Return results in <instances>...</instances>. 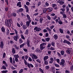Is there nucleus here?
Masks as SVG:
<instances>
[{"mask_svg": "<svg viewBox=\"0 0 73 73\" xmlns=\"http://www.w3.org/2000/svg\"><path fill=\"white\" fill-rule=\"evenodd\" d=\"M65 61L64 59H62L61 60V62L59 63V64L60 65H62V66H64L65 65Z\"/></svg>", "mask_w": 73, "mask_h": 73, "instance_id": "nucleus-1", "label": "nucleus"}, {"mask_svg": "<svg viewBox=\"0 0 73 73\" xmlns=\"http://www.w3.org/2000/svg\"><path fill=\"white\" fill-rule=\"evenodd\" d=\"M46 44V43H43L40 44V49L41 50H43L45 48V45Z\"/></svg>", "mask_w": 73, "mask_h": 73, "instance_id": "nucleus-2", "label": "nucleus"}, {"mask_svg": "<svg viewBox=\"0 0 73 73\" xmlns=\"http://www.w3.org/2000/svg\"><path fill=\"white\" fill-rule=\"evenodd\" d=\"M34 30L36 31V32H40L41 30V29L40 28L38 27H36L34 28Z\"/></svg>", "mask_w": 73, "mask_h": 73, "instance_id": "nucleus-3", "label": "nucleus"}, {"mask_svg": "<svg viewBox=\"0 0 73 73\" xmlns=\"http://www.w3.org/2000/svg\"><path fill=\"white\" fill-rule=\"evenodd\" d=\"M5 24L6 25H7V26L11 27V23H8V20L7 19H6L5 20Z\"/></svg>", "mask_w": 73, "mask_h": 73, "instance_id": "nucleus-4", "label": "nucleus"}, {"mask_svg": "<svg viewBox=\"0 0 73 73\" xmlns=\"http://www.w3.org/2000/svg\"><path fill=\"white\" fill-rule=\"evenodd\" d=\"M30 40L28 38L27 39V44L28 47L30 46Z\"/></svg>", "mask_w": 73, "mask_h": 73, "instance_id": "nucleus-5", "label": "nucleus"}, {"mask_svg": "<svg viewBox=\"0 0 73 73\" xmlns=\"http://www.w3.org/2000/svg\"><path fill=\"white\" fill-rule=\"evenodd\" d=\"M18 38H19V36L17 35H16L15 36H14V40L16 41H17Z\"/></svg>", "mask_w": 73, "mask_h": 73, "instance_id": "nucleus-6", "label": "nucleus"}, {"mask_svg": "<svg viewBox=\"0 0 73 73\" xmlns=\"http://www.w3.org/2000/svg\"><path fill=\"white\" fill-rule=\"evenodd\" d=\"M31 20H29L28 21H27L26 22V24L27 25V27H29V24L30 23H31Z\"/></svg>", "mask_w": 73, "mask_h": 73, "instance_id": "nucleus-7", "label": "nucleus"}, {"mask_svg": "<svg viewBox=\"0 0 73 73\" xmlns=\"http://www.w3.org/2000/svg\"><path fill=\"white\" fill-rule=\"evenodd\" d=\"M63 42L64 43H66V44H71V43L70 42L66 40H64L63 41Z\"/></svg>", "mask_w": 73, "mask_h": 73, "instance_id": "nucleus-8", "label": "nucleus"}, {"mask_svg": "<svg viewBox=\"0 0 73 73\" xmlns=\"http://www.w3.org/2000/svg\"><path fill=\"white\" fill-rule=\"evenodd\" d=\"M60 10L61 11H62V12L61 11L60 12V14H63V13H64V11H65V9L64 8H62L60 9Z\"/></svg>", "mask_w": 73, "mask_h": 73, "instance_id": "nucleus-9", "label": "nucleus"}, {"mask_svg": "<svg viewBox=\"0 0 73 73\" xmlns=\"http://www.w3.org/2000/svg\"><path fill=\"white\" fill-rule=\"evenodd\" d=\"M21 2H19L17 4V6H18L19 7H21Z\"/></svg>", "mask_w": 73, "mask_h": 73, "instance_id": "nucleus-10", "label": "nucleus"}, {"mask_svg": "<svg viewBox=\"0 0 73 73\" xmlns=\"http://www.w3.org/2000/svg\"><path fill=\"white\" fill-rule=\"evenodd\" d=\"M47 11H48L49 12H52V10H53V9L51 7H49L47 8Z\"/></svg>", "mask_w": 73, "mask_h": 73, "instance_id": "nucleus-11", "label": "nucleus"}, {"mask_svg": "<svg viewBox=\"0 0 73 73\" xmlns=\"http://www.w3.org/2000/svg\"><path fill=\"white\" fill-rule=\"evenodd\" d=\"M35 54L33 53H30V56L32 58H33V57L35 56Z\"/></svg>", "mask_w": 73, "mask_h": 73, "instance_id": "nucleus-12", "label": "nucleus"}, {"mask_svg": "<svg viewBox=\"0 0 73 73\" xmlns=\"http://www.w3.org/2000/svg\"><path fill=\"white\" fill-rule=\"evenodd\" d=\"M14 48L15 49L17 50H18L19 48H20V47L19 46H18L16 45H14Z\"/></svg>", "mask_w": 73, "mask_h": 73, "instance_id": "nucleus-13", "label": "nucleus"}, {"mask_svg": "<svg viewBox=\"0 0 73 73\" xmlns=\"http://www.w3.org/2000/svg\"><path fill=\"white\" fill-rule=\"evenodd\" d=\"M14 57L15 58H18L19 57V56L17 54H15L14 55Z\"/></svg>", "mask_w": 73, "mask_h": 73, "instance_id": "nucleus-14", "label": "nucleus"}, {"mask_svg": "<svg viewBox=\"0 0 73 73\" xmlns=\"http://www.w3.org/2000/svg\"><path fill=\"white\" fill-rule=\"evenodd\" d=\"M54 38L55 40H57L58 38V36L57 35H54Z\"/></svg>", "mask_w": 73, "mask_h": 73, "instance_id": "nucleus-15", "label": "nucleus"}, {"mask_svg": "<svg viewBox=\"0 0 73 73\" xmlns=\"http://www.w3.org/2000/svg\"><path fill=\"white\" fill-rule=\"evenodd\" d=\"M12 52L13 54H15V53H16V50H15V49L14 48H12Z\"/></svg>", "mask_w": 73, "mask_h": 73, "instance_id": "nucleus-16", "label": "nucleus"}, {"mask_svg": "<svg viewBox=\"0 0 73 73\" xmlns=\"http://www.w3.org/2000/svg\"><path fill=\"white\" fill-rule=\"evenodd\" d=\"M0 44L1 46V48H3V46H4V44L3 41H1L0 42Z\"/></svg>", "mask_w": 73, "mask_h": 73, "instance_id": "nucleus-17", "label": "nucleus"}, {"mask_svg": "<svg viewBox=\"0 0 73 73\" xmlns=\"http://www.w3.org/2000/svg\"><path fill=\"white\" fill-rule=\"evenodd\" d=\"M43 20V18H40L39 19V22L40 24H41L42 23V21Z\"/></svg>", "mask_w": 73, "mask_h": 73, "instance_id": "nucleus-18", "label": "nucleus"}, {"mask_svg": "<svg viewBox=\"0 0 73 73\" xmlns=\"http://www.w3.org/2000/svg\"><path fill=\"white\" fill-rule=\"evenodd\" d=\"M51 69L52 70L53 73H55V69L54 67H51Z\"/></svg>", "mask_w": 73, "mask_h": 73, "instance_id": "nucleus-19", "label": "nucleus"}, {"mask_svg": "<svg viewBox=\"0 0 73 73\" xmlns=\"http://www.w3.org/2000/svg\"><path fill=\"white\" fill-rule=\"evenodd\" d=\"M59 31L61 33H63L64 32V31L63 30V29L61 28H60L59 29Z\"/></svg>", "mask_w": 73, "mask_h": 73, "instance_id": "nucleus-20", "label": "nucleus"}, {"mask_svg": "<svg viewBox=\"0 0 73 73\" xmlns=\"http://www.w3.org/2000/svg\"><path fill=\"white\" fill-rule=\"evenodd\" d=\"M48 58V56H45L44 58V60H47Z\"/></svg>", "mask_w": 73, "mask_h": 73, "instance_id": "nucleus-21", "label": "nucleus"}, {"mask_svg": "<svg viewBox=\"0 0 73 73\" xmlns=\"http://www.w3.org/2000/svg\"><path fill=\"white\" fill-rule=\"evenodd\" d=\"M45 40L47 42H49V40H50V38H45Z\"/></svg>", "mask_w": 73, "mask_h": 73, "instance_id": "nucleus-22", "label": "nucleus"}, {"mask_svg": "<svg viewBox=\"0 0 73 73\" xmlns=\"http://www.w3.org/2000/svg\"><path fill=\"white\" fill-rule=\"evenodd\" d=\"M44 64L45 65H48V61L46 60H44Z\"/></svg>", "mask_w": 73, "mask_h": 73, "instance_id": "nucleus-23", "label": "nucleus"}, {"mask_svg": "<svg viewBox=\"0 0 73 73\" xmlns=\"http://www.w3.org/2000/svg\"><path fill=\"white\" fill-rule=\"evenodd\" d=\"M27 17L28 20H30L31 19V18L30 17V16L28 14H27L26 15Z\"/></svg>", "mask_w": 73, "mask_h": 73, "instance_id": "nucleus-24", "label": "nucleus"}, {"mask_svg": "<svg viewBox=\"0 0 73 73\" xmlns=\"http://www.w3.org/2000/svg\"><path fill=\"white\" fill-rule=\"evenodd\" d=\"M1 30L3 32H5V28L4 27H2L1 28Z\"/></svg>", "mask_w": 73, "mask_h": 73, "instance_id": "nucleus-25", "label": "nucleus"}, {"mask_svg": "<svg viewBox=\"0 0 73 73\" xmlns=\"http://www.w3.org/2000/svg\"><path fill=\"white\" fill-rule=\"evenodd\" d=\"M48 49H49V50H54L55 49V48L54 47H51V48H48Z\"/></svg>", "mask_w": 73, "mask_h": 73, "instance_id": "nucleus-26", "label": "nucleus"}, {"mask_svg": "<svg viewBox=\"0 0 73 73\" xmlns=\"http://www.w3.org/2000/svg\"><path fill=\"white\" fill-rule=\"evenodd\" d=\"M58 23L60 25H62L63 24V23H62V22L61 20L59 21H58Z\"/></svg>", "mask_w": 73, "mask_h": 73, "instance_id": "nucleus-27", "label": "nucleus"}, {"mask_svg": "<svg viewBox=\"0 0 73 73\" xmlns=\"http://www.w3.org/2000/svg\"><path fill=\"white\" fill-rule=\"evenodd\" d=\"M36 52H39V53H41V52H42V51H41L40 49H37L36 50Z\"/></svg>", "mask_w": 73, "mask_h": 73, "instance_id": "nucleus-28", "label": "nucleus"}, {"mask_svg": "<svg viewBox=\"0 0 73 73\" xmlns=\"http://www.w3.org/2000/svg\"><path fill=\"white\" fill-rule=\"evenodd\" d=\"M2 73H7L8 72L7 70H3L2 71Z\"/></svg>", "mask_w": 73, "mask_h": 73, "instance_id": "nucleus-29", "label": "nucleus"}, {"mask_svg": "<svg viewBox=\"0 0 73 73\" xmlns=\"http://www.w3.org/2000/svg\"><path fill=\"white\" fill-rule=\"evenodd\" d=\"M47 10V9H44L43 11V13H46V11Z\"/></svg>", "mask_w": 73, "mask_h": 73, "instance_id": "nucleus-30", "label": "nucleus"}, {"mask_svg": "<svg viewBox=\"0 0 73 73\" xmlns=\"http://www.w3.org/2000/svg\"><path fill=\"white\" fill-rule=\"evenodd\" d=\"M24 45H25V44L24 43H23V44H22L20 46V47L21 48H22V47H23V46H24Z\"/></svg>", "mask_w": 73, "mask_h": 73, "instance_id": "nucleus-31", "label": "nucleus"}, {"mask_svg": "<svg viewBox=\"0 0 73 73\" xmlns=\"http://www.w3.org/2000/svg\"><path fill=\"white\" fill-rule=\"evenodd\" d=\"M64 51L63 50L61 51V55H64Z\"/></svg>", "mask_w": 73, "mask_h": 73, "instance_id": "nucleus-32", "label": "nucleus"}, {"mask_svg": "<svg viewBox=\"0 0 73 73\" xmlns=\"http://www.w3.org/2000/svg\"><path fill=\"white\" fill-rule=\"evenodd\" d=\"M25 35H28V30H26L25 33Z\"/></svg>", "mask_w": 73, "mask_h": 73, "instance_id": "nucleus-33", "label": "nucleus"}, {"mask_svg": "<svg viewBox=\"0 0 73 73\" xmlns=\"http://www.w3.org/2000/svg\"><path fill=\"white\" fill-rule=\"evenodd\" d=\"M52 6L53 8H54V7H57V5L55 4H52Z\"/></svg>", "mask_w": 73, "mask_h": 73, "instance_id": "nucleus-34", "label": "nucleus"}, {"mask_svg": "<svg viewBox=\"0 0 73 73\" xmlns=\"http://www.w3.org/2000/svg\"><path fill=\"white\" fill-rule=\"evenodd\" d=\"M27 65L29 68H31V64H29V63H27Z\"/></svg>", "mask_w": 73, "mask_h": 73, "instance_id": "nucleus-35", "label": "nucleus"}, {"mask_svg": "<svg viewBox=\"0 0 73 73\" xmlns=\"http://www.w3.org/2000/svg\"><path fill=\"white\" fill-rule=\"evenodd\" d=\"M39 70L40 71V72H41V73H44V71H43L42 70V69L41 68H39Z\"/></svg>", "mask_w": 73, "mask_h": 73, "instance_id": "nucleus-36", "label": "nucleus"}, {"mask_svg": "<svg viewBox=\"0 0 73 73\" xmlns=\"http://www.w3.org/2000/svg\"><path fill=\"white\" fill-rule=\"evenodd\" d=\"M8 21L9 22V23H12V19H10L8 20Z\"/></svg>", "mask_w": 73, "mask_h": 73, "instance_id": "nucleus-37", "label": "nucleus"}, {"mask_svg": "<svg viewBox=\"0 0 73 73\" xmlns=\"http://www.w3.org/2000/svg\"><path fill=\"white\" fill-rule=\"evenodd\" d=\"M12 16L14 17H16V14L15 13H13L12 14Z\"/></svg>", "mask_w": 73, "mask_h": 73, "instance_id": "nucleus-38", "label": "nucleus"}, {"mask_svg": "<svg viewBox=\"0 0 73 73\" xmlns=\"http://www.w3.org/2000/svg\"><path fill=\"white\" fill-rule=\"evenodd\" d=\"M49 66H45V68L46 69L48 70L49 69Z\"/></svg>", "mask_w": 73, "mask_h": 73, "instance_id": "nucleus-39", "label": "nucleus"}, {"mask_svg": "<svg viewBox=\"0 0 73 73\" xmlns=\"http://www.w3.org/2000/svg\"><path fill=\"white\" fill-rule=\"evenodd\" d=\"M10 13H11V12L10 11H9L7 13V15H8V17H10V16L11 15V14H10Z\"/></svg>", "mask_w": 73, "mask_h": 73, "instance_id": "nucleus-40", "label": "nucleus"}, {"mask_svg": "<svg viewBox=\"0 0 73 73\" xmlns=\"http://www.w3.org/2000/svg\"><path fill=\"white\" fill-rule=\"evenodd\" d=\"M23 29H26L27 28V27H26L25 25H23Z\"/></svg>", "mask_w": 73, "mask_h": 73, "instance_id": "nucleus-41", "label": "nucleus"}, {"mask_svg": "<svg viewBox=\"0 0 73 73\" xmlns=\"http://www.w3.org/2000/svg\"><path fill=\"white\" fill-rule=\"evenodd\" d=\"M19 40V43L20 44H22V43H23V40H22V39H21V38H20Z\"/></svg>", "mask_w": 73, "mask_h": 73, "instance_id": "nucleus-42", "label": "nucleus"}, {"mask_svg": "<svg viewBox=\"0 0 73 73\" xmlns=\"http://www.w3.org/2000/svg\"><path fill=\"white\" fill-rule=\"evenodd\" d=\"M23 8H21L19 10V12H23Z\"/></svg>", "mask_w": 73, "mask_h": 73, "instance_id": "nucleus-43", "label": "nucleus"}, {"mask_svg": "<svg viewBox=\"0 0 73 73\" xmlns=\"http://www.w3.org/2000/svg\"><path fill=\"white\" fill-rule=\"evenodd\" d=\"M63 18H64V19H65L66 18V15L65 14H63Z\"/></svg>", "mask_w": 73, "mask_h": 73, "instance_id": "nucleus-44", "label": "nucleus"}, {"mask_svg": "<svg viewBox=\"0 0 73 73\" xmlns=\"http://www.w3.org/2000/svg\"><path fill=\"white\" fill-rule=\"evenodd\" d=\"M64 2L60 1V5H62V4H64Z\"/></svg>", "mask_w": 73, "mask_h": 73, "instance_id": "nucleus-45", "label": "nucleus"}, {"mask_svg": "<svg viewBox=\"0 0 73 73\" xmlns=\"http://www.w3.org/2000/svg\"><path fill=\"white\" fill-rule=\"evenodd\" d=\"M41 2L40 1H39L38 2V6H40V5H41Z\"/></svg>", "mask_w": 73, "mask_h": 73, "instance_id": "nucleus-46", "label": "nucleus"}, {"mask_svg": "<svg viewBox=\"0 0 73 73\" xmlns=\"http://www.w3.org/2000/svg\"><path fill=\"white\" fill-rule=\"evenodd\" d=\"M33 58H35V59H37L38 58V57H37L35 54L34 55L33 57Z\"/></svg>", "mask_w": 73, "mask_h": 73, "instance_id": "nucleus-47", "label": "nucleus"}, {"mask_svg": "<svg viewBox=\"0 0 73 73\" xmlns=\"http://www.w3.org/2000/svg\"><path fill=\"white\" fill-rule=\"evenodd\" d=\"M46 29L48 30V31H49V32H50L51 31L50 29L48 27H46Z\"/></svg>", "mask_w": 73, "mask_h": 73, "instance_id": "nucleus-48", "label": "nucleus"}, {"mask_svg": "<svg viewBox=\"0 0 73 73\" xmlns=\"http://www.w3.org/2000/svg\"><path fill=\"white\" fill-rule=\"evenodd\" d=\"M2 68L3 69H5V70L7 69V68H6V67H5V66H2Z\"/></svg>", "mask_w": 73, "mask_h": 73, "instance_id": "nucleus-49", "label": "nucleus"}, {"mask_svg": "<svg viewBox=\"0 0 73 73\" xmlns=\"http://www.w3.org/2000/svg\"><path fill=\"white\" fill-rule=\"evenodd\" d=\"M21 36L22 38H23V39L24 40L25 39V38H24V36H23V35H21Z\"/></svg>", "mask_w": 73, "mask_h": 73, "instance_id": "nucleus-50", "label": "nucleus"}, {"mask_svg": "<svg viewBox=\"0 0 73 73\" xmlns=\"http://www.w3.org/2000/svg\"><path fill=\"white\" fill-rule=\"evenodd\" d=\"M23 69H21L19 72V73H23Z\"/></svg>", "mask_w": 73, "mask_h": 73, "instance_id": "nucleus-51", "label": "nucleus"}, {"mask_svg": "<svg viewBox=\"0 0 73 73\" xmlns=\"http://www.w3.org/2000/svg\"><path fill=\"white\" fill-rule=\"evenodd\" d=\"M14 31H15V34L17 35L18 33V32L17 31V30L16 29H15Z\"/></svg>", "mask_w": 73, "mask_h": 73, "instance_id": "nucleus-52", "label": "nucleus"}, {"mask_svg": "<svg viewBox=\"0 0 73 73\" xmlns=\"http://www.w3.org/2000/svg\"><path fill=\"white\" fill-rule=\"evenodd\" d=\"M24 62L25 64V65H27V61H26V60H24Z\"/></svg>", "mask_w": 73, "mask_h": 73, "instance_id": "nucleus-53", "label": "nucleus"}, {"mask_svg": "<svg viewBox=\"0 0 73 73\" xmlns=\"http://www.w3.org/2000/svg\"><path fill=\"white\" fill-rule=\"evenodd\" d=\"M19 33L21 34H23V31H22V30H21V29H20Z\"/></svg>", "mask_w": 73, "mask_h": 73, "instance_id": "nucleus-54", "label": "nucleus"}, {"mask_svg": "<svg viewBox=\"0 0 73 73\" xmlns=\"http://www.w3.org/2000/svg\"><path fill=\"white\" fill-rule=\"evenodd\" d=\"M66 9L67 12H68V11H69V7H68L67 6L66 7Z\"/></svg>", "mask_w": 73, "mask_h": 73, "instance_id": "nucleus-55", "label": "nucleus"}, {"mask_svg": "<svg viewBox=\"0 0 73 73\" xmlns=\"http://www.w3.org/2000/svg\"><path fill=\"white\" fill-rule=\"evenodd\" d=\"M56 62H57L58 63H59V62H60V59L58 58V59H56Z\"/></svg>", "mask_w": 73, "mask_h": 73, "instance_id": "nucleus-56", "label": "nucleus"}, {"mask_svg": "<svg viewBox=\"0 0 73 73\" xmlns=\"http://www.w3.org/2000/svg\"><path fill=\"white\" fill-rule=\"evenodd\" d=\"M52 46H54H54H54V43L53 42H52Z\"/></svg>", "mask_w": 73, "mask_h": 73, "instance_id": "nucleus-57", "label": "nucleus"}, {"mask_svg": "<svg viewBox=\"0 0 73 73\" xmlns=\"http://www.w3.org/2000/svg\"><path fill=\"white\" fill-rule=\"evenodd\" d=\"M50 46H51V44L49 43L48 44V46H47V48H49V47H50Z\"/></svg>", "mask_w": 73, "mask_h": 73, "instance_id": "nucleus-58", "label": "nucleus"}, {"mask_svg": "<svg viewBox=\"0 0 73 73\" xmlns=\"http://www.w3.org/2000/svg\"><path fill=\"white\" fill-rule=\"evenodd\" d=\"M5 56H6V54H5V53H3V58H5Z\"/></svg>", "mask_w": 73, "mask_h": 73, "instance_id": "nucleus-59", "label": "nucleus"}, {"mask_svg": "<svg viewBox=\"0 0 73 73\" xmlns=\"http://www.w3.org/2000/svg\"><path fill=\"white\" fill-rule=\"evenodd\" d=\"M10 61L11 63H12V57L10 58Z\"/></svg>", "mask_w": 73, "mask_h": 73, "instance_id": "nucleus-60", "label": "nucleus"}, {"mask_svg": "<svg viewBox=\"0 0 73 73\" xmlns=\"http://www.w3.org/2000/svg\"><path fill=\"white\" fill-rule=\"evenodd\" d=\"M45 5L47 7H48V6H49V3H48L47 2H46L45 3Z\"/></svg>", "mask_w": 73, "mask_h": 73, "instance_id": "nucleus-61", "label": "nucleus"}, {"mask_svg": "<svg viewBox=\"0 0 73 73\" xmlns=\"http://www.w3.org/2000/svg\"><path fill=\"white\" fill-rule=\"evenodd\" d=\"M48 36H49V34H48V33H46V34L45 37H48Z\"/></svg>", "mask_w": 73, "mask_h": 73, "instance_id": "nucleus-62", "label": "nucleus"}, {"mask_svg": "<svg viewBox=\"0 0 73 73\" xmlns=\"http://www.w3.org/2000/svg\"><path fill=\"white\" fill-rule=\"evenodd\" d=\"M47 18L49 20H50V16H47Z\"/></svg>", "mask_w": 73, "mask_h": 73, "instance_id": "nucleus-63", "label": "nucleus"}, {"mask_svg": "<svg viewBox=\"0 0 73 73\" xmlns=\"http://www.w3.org/2000/svg\"><path fill=\"white\" fill-rule=\"evenodd\" d=\"M57 16H55L54 17H53V20H56V19H57Z\"/></svg>", "mask_w": 73, "mask_h": 73, "instance_id": "nucleus-64", "label": "nucleus"}]
</instances>
